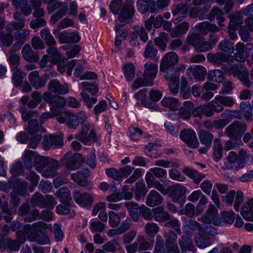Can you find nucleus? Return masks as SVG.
I'll use <instances>...</instances> for the list:
<instances>
[{"label":"nucleus","instance_id":"nucleus-35","mask_svg":"<svg viewBox=\"0 0 253 253\" xmlns=\"http://www.w3.org/2000/svg\"><path fill=\"white\" fill-rule=\"evenodd\" d=\"M182 171L186 175L193 179L196 184L199 183L206 177L205 174L200 173L197 170L189 168H184Z\"/></svg>","mask_w":253,"mask_h":253},{"label":"nucleus","instance_id":"nucleus-25","mask_svg":"<svg viewBox=\"0 0 253 253\" xmlns=\"http://www.w3.org/2000/svg\"><path fill=\"white\" fill-rule=\"evenodd\" d=\"M66 102V100L63 97L55 96L53 101L50 107V111L55 115H60L62 113L60 109L64 107Z\"/></svg>","mask_w":253,"mask_h":253},{"label":"nucleus","instance_id":"nucleus-48","mask_svg":"<svg viewBox=\"0 0 253 253\" xmlns=\"http://www.w3.org/2000/svg\"><path fill=\"white\" fill-rule=\"evenodd\" d=\"M50 158L37 155L35 157L34 166L38 172L43 170Z\"/></svg>","mask_w":253,"mask_h":253},{"label":"nucleus","instance_id":"nucleus-4","mask_svg":"<svg viewBox=\"0 0 253 253\" xmlns=\"http://www.w3.org/2000/svg\"><path fill=\"white\" fill-rule=\"evenodd\" d=\"M209 228L213 233H215V229L214 228L209 227ZM197 229H198L199 232L201 233L213 235V234L210 233L208 231L209 228L207 227L206 229H204L196 221L193 219H190L186 221L185 224L182 226L183 232L189 236H192L193 231L197 230Z\"/></svg>","mask_w":253,"mask_h":253},{"label":"nucleus","instance_id":"nucleus-55","mask_svg":"<svg viewBox=\"0 0 253 253\" xmlns=\"http://www.w3.org/2000/svg\"><path fill=\"white\" fill-rule=\"evenodd\" d=\"M218 47L220 50L225 52L232 53L234 51V44L229 40H224L221 41Z\"/></svg>","mask_w":253,"mask_h":253},{"label":"nucleus","instance_id":"nucleus-13","mask_svg":"<svg viewBox=\"0 0 253 253\" xmlns=\"http://www.w3.org/2000/svg\"><path fill=\"white\" fill-rule=\"evenodd\" d=\"M189 7L186 3L181 2L172 6V14L173 16L179 15L174 19V23H178L186 17Z\"/></svg>","mask_w":253,"mask_h":253},{"label":"nucleus","instance_id":"nucleus-39","mask_svg":"<svg viewBox=\"0 0 253 253\" xmlns=\"http://www.w3.org/2000/svg\"><path fill=\"white\" fill-rule=\"evenodd\" d=\"M147 191L144 183L140 181L136 182L134 191L135 200L137 201H140L142 198L145 197Z\"/></svg>","mask_w":253,"mask_h":253},{"label":"nucleus","instance_id":"nucleus-45","mask_svg":"<svg viewBox=\"0 0 253 253\" xmlns=\"http://www.w3.org/2000/svg\"><path fill=\"white\" fill-rule=\"evenodd\" d=\"M41 36L42 39L44 41L45 43L49 47L55 46L56 44V42L48 29L42 30L41 31Z\"/></svg>","mask_w":253,"mask_h":253},{"label":"nucleus","instance_id":"nucleus-51","mask_svg":"<svg viewBox=\"0 0 253 253\" xmlns=\"http://www.w3.org/2000/svg\"><path fill=\"white\" fill-rule=\"evenodd\" d=\"M15 30L16 31L14 33L13 36L15 40L24 43L30 34L29 30L23 28Z\"/></svg>","mask_w":253,"mask_h":253},{"label":"nucleus","instance_id":"nucleus-57","mask_svg":"<svg viewBox=\"0 0 253 253\" xmlns=\"http://www.w3.org/2000/svg\"><path fill=\"white\" fill-rule=\"evenodd\" d=\"M224 74L219 69L213 70L210 71L209 74V78L212 82L220 83L224 80Z\"/></svg>","mask_w":253,"mask_h":253},{"label":"nucleus","instance_id":"nucleus-3","mask_svg":"<svg viewBox=\"0 0 253 253\" xmlns=\"http://www.w3.org/2000/svg\"><path fill=\"white\" fill-rule=\"evenodd\" d=\"M237 53L233 56L225 54L221 52H217L215 53L210 52L207 55L208 60L215 65L219 66L224 62H233L234 60H237L236 57Z\"/></svg>","mask_w":253,"mask_h":253},{"label":"nucleus","instance_id":"nucleus-5","mask_svg":"<svg viewBox=\"0 0 253 253\" xmlns=\"http://www.w3.org/2000/svg\"><path fill=\"white\" fill-rule=\"evenodd\" d=\"M180 138L188 147L192 148H197L199 142L196 132L191 129H184L180 133Z\"/></svg>","mask_w":253,"mask_h":253},{"label":"nucleus","instance_id":"nucleus-7","mask_svg":"<svg viewBox=\"0 0 253 253\" xmlns=\"http://www.w3.org/2000/svg\"><path fill=\"white\" fill-rule=\"evenodd\" d=\"M66 126L70 129H76L84 119H87L86 114L84 111L78 113L77 115H74L71 112H66Z\"/></svg>","mask_w":253,"mask_h":253},{"label":"nucleus","instance_id":"nucleus-8","mask_svg":"<svg viewBox=\"0 0 253 253\" xmlns=\"http://www.w3.org/2000/svg\"><path fill=\"white\" fill-rule=\"evenodd\" d=\"M90 175L89 171L86 169H83L79 171L77 173H74L72 174V179L81 186L84 187L87 190L92 189V183L90 181H88L85 178L88 177Z\"/></svg>","mask_w":253,"mask_h":253},{"label":"nucleus","instance_id":"nucleus-61","mask_svg":"<svg viewBox=\"0 0 253 253\" xmlns=\"http://www.w3.org/2000/svg\"><path fill=\"white\" fill-rule=\"evenodd\" d=\"M5 248L9 252H17L20 249V243L15 240L7 238L5 243Z\"/></svg>","mask_w":253,"mask_h":253},{"label":"nucleus","instance_id":"nucleus-27","mask_svg":"<svg viewBox=\"0 0 253 253\" xmlns=\"http://www.w3.org/2000/svg\"><path fill=\"white\" fill-rule=\"evenodd\" d=\"M8 183L10 188H13V191L18 195H23L27 190V182H21L16 179H13L9 180Z\"/></svg>","mask_w":253,"mask_h":253},{"label":"nucleus","instance_id":"nucleus-50","mask_svg":"<svg viewBox=\"0 0 253 253\" xmlns=\"http://www.w3.org/2000/svg\"><path fill=\"white\" fill-rule=\"evenodd\" d=\"M240 111L247 120H252V109L250 103L247 101H242L240 104Z\"/></svg>","mask_w":253,"mask_h":253},{"label":"nucleus","instance_id":"nucleus-11","mask_svg":"<svg viewBox=\"0 0 253 253\" xmlns=\"http://www.w3.org/2000/svg\"><path fill=\"white\" fill-rule=\"evenodd\" d=\"M63 143V139L57 135L44 136L42 141L43 147L45 150H48L51 148L55 149L58 146H62Z\"/></svg>","mask_w":253,"mask_h":253},{"label":"nucleus","instance_id":"nucleus-31","mask_svg":"<svg viewBox=\"0 0 253 253\" xmlns=\"http://www.w3.org/2000/svg\"><path fill=\"white\" fill-rule=\"evenodd\" d=\"M196 28L204 35H207L209 32H217L219 31V28L215 24L207 21L199 23L196 26Z\"/></svg>","mask_w":253,"mask_h":253},{"label":"nucleus","instance_id":"nucleus-64","mask_svg":"<svg viewBox=\"0 0 253 253\" xmlns=\"http://www.w3.org/2000/svg\"><path fill=\"white\" fill-rule=\"evenodd\" d=\"M168 36L166 33H162L158 37L155 39L154 42L156 45L159 47L162 50H165L166 47V42Z\"/></svg>","mask_w":253,"mask_h":253},{"label":"nucleus","instance_id":"nucleus-29","mask_svg":"<svg viewBox=\"0 0 253 253\" xmlns=\"http://www.w3.org/2000/svg\"><path fill=\"white\" fill-rule=\"evenodd\" d=\"M240 213L246 220L253 221V198L243 206Z\"/></svg>","mask_w":253,"mask_h":253},{"label":"nucleus","instance_id":"nucleus-60","mask_svg":"<svg viewBox=\"0 0 253 253\" xmlns=\"http://www.w3.org/2000/svg\"><path fill=\"white\" fill-rule=\"evenodd\" d=\"M81 124L82 126V130L77 135L76 138L80 141H82L83 138H84L86 135L87 134V132L90 128V124L86 121V119H84V120L82 121Z\"/></svg>","mask_w":253,"mask_h":253},{"label":"nucleus","instance_id":"nucleus-54","mask_svg":"<svg viewBox=\"0 0 253 253\" xmlns=\"http://www.w3.org/2000/svg\"><path fill=\"white\" fill-rule=\"evenodd\" d=\"M202 38L199 34L189 33L187 37L186 41L189 44L192 45L195 49Z\"/></svg>","mask_w":253,"mask_h":253},{"label":"nucleus","instance_id":"nucleus-49","mask_svg":"<svg viewBox=\"0 0 253 253\" xmlns=\"http://www.w3.org/2000/svg\"><path fill=\"white\" fill-rule=\"evenodd\" d=\"M178 213L180 215L185 214L188 217H192L196 215V208L193 204L188 203L184 207L181 205Z\"/></svg>","mask_w":253,"mask_h":253},{"label":"nucleus","instance_id":"nucleus-18","mask_svg":"<svg viewBox=\"0 0 253 253\" xmlns=\"http://www.w3.org/2000/svg\"><path fill=\"white\" fill-rule=\"evenodd\" d=\"M178 244L181 253H187L188 252L196 253V248L194 245L192 239L191 238L183 235L181 239L178 240Z\"/></svg>","mask_w":253,"mask_h":253},{"label":"nucleus","instance_id":"nucleus-53","mask_svg":"<svg viewBox=\"0 0 253 253\" xmlns=\"http://www.w3.org/2000/svg\"><path fill=\"white\" fill-rule=\"evenodd\" d=\"M213 148V158L216 161L218 162L220 160L222 156V147L218 139H214Z\"/></svg>","mask_w":253,"mask_h":253},{"label":"nucleus","instance_id":"nucleus-63","mask_svg":"<svg viewBox=\"0 0 253 253\" xmlns=\"http://www.w3.org/2000/svg\"><path fill=\"white\" fill-rule=\"evenodd\" d=\"M145 230L148 236L153 237L159 232V227L156 223L150 222L145 225Z\"/></svg>","mask_w":253,"mask_h":253},{"label":"nucleus","instance_id":"nucleus-32","mask_svg":"<svg viewBox=\"0 0 253 253\" xmlns=\"http://www.w3.org/2000/svg\"><path fill=\"white\" fill-rule=\"evenodd\" d=\"M217 87V85L211 82H206L203 85V92L201 96L202 99L208 100L213 96V93L211 91L215 90Z\"/></svg>","mask_w":253,"mask_h":253},{"label":"nucleus","instance_id":"nucleus-16","mask_svg":"<svg viewBox=\"0 0 253 253\" xmlns=\"http://www.w3.org/2000/svg\"><path fill=\"white\" fill-rule=\"evenodd\" d=\"M58 161L50 158L42 172V175L46 178H52L57 174V169L59 168Z\"/></svg>","mask_w":253,"mask_h":253},{"label":"nucleus","instance_id":"nucleus-15","mask_svg":"<svg viewBox=\"0 0 253 253\" xmlns=\"http://www.w3.org/2000/svg\"><path fill=\"white\" fill-rule=\"evenodd\" d=\"M48 89L50 92L57 94H65L69 91L67 84H61L58 81L56 80L50 81L48 84Z\"/></svg>","mask_w":253,"mask_h":253},{"label":"nucleus","instance_id":"nucleus-34","mask_svg":"<svg viewBox=\"0 0 253 253\" xmlns=\"http://www.w3.org/2000/svg\"><path fill=\"white\" fill-rule=\"evenodd\" d=\"M229 18L230 20L228 26V33L231 39L235 40L237 38V16L236 14H231L229 16Z\"/></svg>","mask_w":253,"mask_h":253},{"label":"nucleus","instance_id":"nucleus-20","mask_svg":"<svg viewBox=\"0 0 253 253\" xmlns=\"http://www.w3.org/2000/svg\"><path fill=\"white\" fill-rule=\"evenodd\" d=\"M136 4L139 11L141 13H146L149 10L152 13L155 11V0H137Z\"/></svg>","mask_w":253,"mask_h":253},{"label":"nucleus","instance_id":"nucleus-42","mask_svg":"<svg viewBox=\"0 0 253 253\" xmlns=\"http://www.w3.org/2000/svg\"><path fill=\"white\" fill-rule=\"evenodd\" d=\"M123 70L126 80L128 82L132 81L135 74L134 65L130 63H126L123 67Z\"/></svg>","mask_w":253,"mask_h":253},{"label":"nucleus","instance_id":"nucleus-40","mask_svg":"<svg viewBox=\"0 0 253 253\" xmlns=\"http://www.w3.org/2000/svg\"><path fill=\"white\" fill-rule=\"evenodd\" d=\"M253 48V45L251 43H247L246 51H245L244 45L238 43V61L244 62L246 59L248 52Z\"/></svg>","mask_w":253,"mask_h":253},{"label":"nucleus","instance_id":"nucleus-46","mask_svg":"<svg viewBox=\"0 0 253 253\" xmlns=\"http://www.w3.org/2000/svg\"><path fill=\"white\" fill-rule=\"evenodd\" d=\"M35 152L30 150H26L23 155V159L26 169H30L32 168V160L33 158L35 160Z\"/></svg>","mask_w":253,"mask_h":253},{"label":"nucleus","instance_id":"nucleus-37","mask_svg":"<svg viewBox=\"0 0 253 253\" xmlns=\"http://www.w3.org/2000/svg\"><path fill=\"white\" fill-rule=\"evenodd\" d=\"M59 39L61 42H78L80 40V37L78 33H61L59 35Z\"/></svg>","mask_w":253,"mask_h":253},{"label":"nucleus","instance_id":"nucleus-62","mask_svg":"<svg viewBox=\"0 0 253 253\" xmlns=\"http://www.w3.org/2000/svg\"><path fill=\"white\" fill-rule=\"evenodd\" d=\"M225 133L231 139L237 138V121H234L225 129Z\"/></svg>","mask_w":253,"mask_h":253},{"label":"nucleus","instance_id":"nucleus-43","mask_svg":"<svg viewBox=\"0 0 253 253\" xmlns=\"http://www.w3.org/2000/svg\"><path fill=\"white\" fill-rule=\"evenodd\" d=\"M238 79L247 87L251 85V82L249 79V74L246 67L241 65L240 69L238 67Z\"/></svg>","mask_w":253,"mask_h":253},{"label":"nucleus","instance_id":"nucleus-59","mask_svg":"<svg viewBox=\"0 0 253 253\" xmlns=\"http://www.w3.org/2000/svg\"><path fill=\"white\" fill-rule=\"evenodd\" d=\"M214 44H212L210 41H205V39L203 37L195 50L199 52H205L211 50Z\"/></svg>","mask_w":253,"mask_h":253},{"label":"nucleus","instance_id":"nucleus-17","mask_svg":"<svg viewBox=\"0 0 253 253\" xmlns=\"http://www.w3.org/2000/svg\"><path fill=\"white\" fill-rule=\"evenodd\" d=\"M170 197L174 202H178L186 193V188L180 184H175L169 187Z\"/></svg>","mask_w":253,"mask_h":253},{"label":"nucleus","instance_id":"nucleus-1","mask_svg":"<svg viewBox=\"0 0 253 253\" xmlns=\"http://www.w3.org/2000/svg\"><path fill=\"white\" fill-rule=\"evenodd\" d=\"M50 225L43 222H38L32 225H26L24 227V232L26 235L28 240L34 242L39 233H44L49 228Z\"/></svg>","mask_w":253,"mask_h":253},{"label":"nucleus","instance_id":"nucleus-58","mask_svg":"<svg viewBox=\"0 0 253 253\" xmlns=\"http://www.w3.org/2000/svg\"><path fill=\"white\" fill-rule=\"evenodd\" d=\"M133 34L137 37L139 36L140 40L144 42H146L148 39V34L145 28L142 26H135L134 27Z\"/></svg>","mask_w":253,"mask_h":253},{"label":"nucleus","instance_id":"nucleus-26","mask_svg":"<svg viewBox=\"0 0 253 253\" xmlns=\"http://www.w3.org/2000/svg\"><path fill=\"white\" fill-rule=\"evenodd\" d=\"M146 182L148 188H154L159 191L162 194L166 195L168 193V190L166 187L158 181L156 180L154 176L151 174H148Z\"/></svg>","mask_w":253,"mask_h":253},{"label":"nucleus","instance_id":"nucleus-21","mask_svg":"<svg viewBox=\"0 0 253 253\" xmlns=\"http://www.w3.org/2000/svg\"><path fill=\"white\" fill-rule=\"evenodd\" d=\"M134 8L132 4L124 5L119 13L118 19L123 22H128L132 18L134 14Z\"/></svg>","mask_w":253,"mask_h":253},{"label":"nucleus","instance_id":"nucleus-36","mask_svg":"<svg viewBox=\"0 0 253 253\" xmlns=\"http://www.w3.org/2000/svg\"><path fill=\"white\" fill-rule=\"evenodd\" d=\"M125 207L129 211V215L134 221H137L139 217L140 209L137 204L132 202H126Z\"/></svg>","mask_w":253,"mask_h":253},{"label":"nucleus","instance_id":"nucleus-10","mask_svg":"<svg viewBox=\"0 0 253 253\" xmlns=\"http://www.w3.org/2000/svg\"><path fill=\"white\" fill-rule=\"evenodd\" d=\"M178 62V56L175 52L172 51L168 52L165 54L161 61L160 70L161 72H164L176 64Z\"/></svg>","mask_w":253,"mask_h":253},{"label":"nucleus","instance_id":"nucleus-24","mask_svg":"<svg viewBox=\"0 0 253 253\" xmlns=\"http://www.w3.org/2000/svg\"><path fill=\"white\" fill-rule=\"evenodd\" d=\"M163 201V197L156 191L149 192L146 199V204L150 207L160 205Z\"/></svg>","mask_w":253,"mask_h":253},{"label":"nucleus","instance_id":"nucleus-22","mask_svg":"<svg viewBox=\"0 0 253 253\" xmlns=\"http://www.w3.org/2000/svg\"><path fill=\"white\" fill-rule=\"evenodd\" d=\"M144 80L153 82L157 74L158 66L150 61H147L144 65Z\"/></svg>","mask_w":253,"mask_h":253},{"label":"nucleus","instance_id":"nucleus-44","mask_svg":"<svg viewBox=\"0 0 253 253\" xmlns=\"http://www.w3.org/2000/svg\"><path fill=\"white\" fill-rule=\"evenodd\" d=\"M203 114L208 117L212 116L214 112H220L222 111L221 107H215L212 103L210 102L202 105Z\"/></svg>","mask_w":253,"mask_h":253},{"label":"nucleus","instance_id":"nucleus-19","mask_svg":"<svg viewBox=\"0 0 253 253\" xmlns=\"http://www.w3.org/2000/svg\"><path fill=\"white\" fill-rule=\"evenodd\" d=\"M29 82L35 89H39L44 87L46 83V80L45 78L40 77L37 71L31 72L29 76Z\"/></svg>","mask_w":253,"mask_h":253},{"label":"nucleus","instance_id":"nucleus-6","mask_svg":"<svg viewBox=\"0 0 253 253\" xmlns=\"http://www.w3.org/2000/svg\"><path fill=\"white\" fill-rule=\"evenodd\" d=\"M69 156L70 154L66 153L62 160L66 169L71 170L79 169L84 161L82 155L80 153H76L71 157Z\"/></svg>","mask_w":253,"mask_h":253},{"label":"nucleus","instance_id":"nucleus-38","mask_svg":"<svg viewBox=\"0 0 253 253\" xmlns=\"http://www.w3.org/2000/svg\"><path fill=\"white\" fill-rule=\"evenodd\" d=\"M161 102L164 107L172 111L178 109L180 106L178 99L172 97H164Z\"/></svg>","mask_w":253,"mask_h":253},{"label":"nucleus","instance_id":"nucleus-56","mask_svg":"<svg viewBox=\"0 0 253 253\" xmlns=\"http://www.w3.org/2000/svg\"><path fill=\"white\" fill-rule=\"evenodd\" d=\"M137 243L139 246V251L148 250L152 247L153 242L148 241L142 236H138L137 238Z\"/></svg>","mask_w":253,"mask_h":253},{"label":"nucleus","instance_id":"nucleus-14","mask_svg":"<svg viewBox=\"0 0 253 253\" xmlns=\"http://www.w3.org/2000/svg\"><path fill=\"white\" fill-rule=\"evenodd\" d=\"M202 221L208 224L212 223L215 225H218L220 222L217 218V210L213 205L209 206L207 213L206 215L201 217Z\"/></svg>","mask_w":253,"mask_h":253},{"label":"nucleus","instance_id":"nucleus-23","mask_svg":"<svg viewBox=\"0 0 253 253\" xmlns=\"http://www.w3.org/2000/svg\"><path fill=\"white\" fill-rule=\"evenodd\" d=\"M13 17L19 21L12 22L8 24L5 27L6 31L13 32L14 29H21L25 27V18L19 12H15Z\"/></svg>","mask_w":253,"mask_h":253},{"label":"nucleus","instance_id":"nucleus-28","mask_svg":"<svg viewBox=\"0 0 253 253\" xmlns=\"http://www.w3.org/2000/svg\"><path fill=\"white\" fill-rule=\"evenodd\" d=\"M109 225L113 228L117 227L121 222V219L124 218L126 216L125 211L119 212L117 213L113 211H110L108 213Z\"/></svg>","mask_w":253,"mask_h":253},{"label":"nucleus","instance_id":"nucleus-41","mask_svg":"<svg viewBox=\"0 0 253 253\" xmlns=\"http://www.w3.org/2000/svg\"><path fill=\"white\" fill-rule=\"evenodd\" d=\"M223 13L222 11L217 7H213L209 14V19L212 21L215 18L218 20V25L219 27H224L225 25L222 24L225 21V18L223 17Z\"/></svg>","mask_w":253,"mask_h":253},{"label":"nucleus","instance_id":"nucleus-47","mask_svg":"<svg viewBox=\"0 0 253 253\" xmlns=\"http://www.w3.org/2000/svg\"><path fill=\"white\" fill-rule=\"evenodd\" d=\"M199 137L200 142L202 144L207 146V147L211 146L213 138V136L211 133L203 130L200 132Z\"/></svg>","mask_w":253,"mask_h":253},{"label":"nucleus","instance_id":"nucleus-12","mask_svg":"<svg viewBox=\"0 0 253 253\" xmlns=\"http://www.w3.org/2000/svg\"><path fill=\"white\" fill-rule=\"evenodd\" d=\"M73 197L76 203L82 207L90 206L93 202L91 195L87 193H81L77 190L73 191Z\"/></svg>","mask_w":253,"mask_h":253},{"label":"nucleus","instance_id":"nucleus-52","mask_svg":"<svg viewBox=\"0 0 253 253\" xmlns=\"http://www.w3.org/2000/svg\"><path fill=\"white\" fill-rule=\"evenodd\" d=\"M7 32L8 33L0 32V42L3 46L9 47L13 42V37L12 35V32Z\"/></svg>","mask_w":253,"mask_h":253},{"label":"nucleus","instance_id":"nucleus-9","mask_svg":"<svg viewBox=\"0 0 253 253\" xmlns=\"http://www.w3.org/2000/svg\"><path fill=\"white\" fill-rule=\"evenodd\" d=\"M186 73L190 80L195 79L197 81H203L207 74L206 68L201 65L195 67L190 66L186 70Z\"/></svg>","mask_w":253,"mask_h":253},{"label":"nucleus","instance_id":"nucleus-30","mask_svg":"<svg viewBox=\"0 0 253 253\" xmlns=\"http://www.w3.org/2000/svg\"><path fill=\"white\" fill-rule=\"evenodd\" d=\"M23 58L28 62H37L39 60L38 54L35 53L29 44H26L21 51Z\"/></svg>","mask_w":253,"mask_h":253},{"label":"nucleus","instance_id":"nucleus-33","mask_svg":"<svg viewBox=\"0 0 253 253\" xmlns=\"http://www.w3.org/2000/svg\"><path fill=\"white\" fill-rule=\"evenodd\" d=\"M152 211L154 218L157 221L164 222L170 218L169 214L165 211L163 207L160 206L154 208Z\"/></svg>","mask_w":253,"mask_h":253},{"label":"nucleus","instance_id":"nucleus-2","mask_svg":"<svg viewBox=\"0 0 253 253\" xmlns=\"http://www.w3.org/2000/svg\"><path fill=\"white\" fill-rule=\"evenodd\" d=\"M61 55L54 46L48 47L46 49V54L43 56L39 65L42 68L45 67L48 62L56 64L61 61Z\"/></svg>","mask_w":253,"mask_h":253}]
</instances>
